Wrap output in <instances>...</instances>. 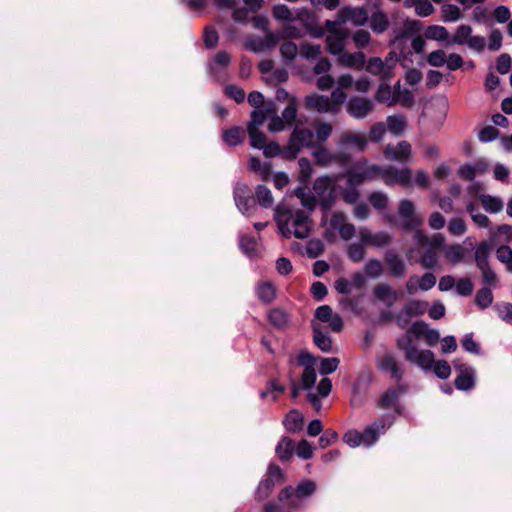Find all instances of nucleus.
Segmentation results:
<instances>
[{"label": "nucleus", "instance_id": "1", "mask_svg": "<svg viewBox=\"0 0 512 512\" xmlns=\"http://www.w3.org/2000/svg\"><path fill=\"white\" fill-rule=\"evenodd\" d=\"M275 220L283 237L294 236L298 239L307 238L312 229V220L308 212L289 210L278 205L275 209Z\"/></svg>", "mask_w": 512, "mask_h": 512}, {"label": "nucleus", "instance_id": "2", "mask_svg": "<svg viewBox=\"0 0 512 512\" xmlns=\"http://www.w3.org/2000/svg\"><path fill=\"white\" fill-rule=\"evenodd\" d=\"M314 131L297 123L290 135L287 146L282 150V155L286 159H295L305 148H314Z\"/></svg>", "mask_w": 512, "mask_h": 512}, {"label": "nucleus", "instance_id": "3", "mask_svg": "<svg viewBox=\"0 0 512 512\" xmlns=\"http://www.w3.org/2000/svg\"><path fill=\"white\" fill-rule=\"evenodd\" d=\"M346 100V94L335 89L330 96L312 94L305 98L306 108L319 113L337 114Z\"/></svg>", "mask_w": 512, "mask_h": 512}, {"label": "nucleus", "instance_id": "4", "mask_svg": "<svg viewBox=\"0 0 512 512\" xmlns=\"http://www.w3.org/2000/svg\"><path fill=\"white\" fill-rule=\"evenodd\" d=\"M382 172V166L369 163L362 159L357 161L347 172V183L350 186H360L367 181H373L379 178Z\"/></svg>", "mask_w": 512, "mask_h": 512}, {"label": "nucleus", "instance_id": "5", "mask_svg": "<svg viewBox=\"0 0 512 512\" xmlns=\"http://www.w3.org/2000/svg\"><path fill=\"white\" fill-rule=\"evenodd\" d=\"M398 347L405 352V358L423 370H430L434 364V354L430 350H419L413 344L409 336L398 340Z\"/></svg>", "mask_w": 512, "mask_h": 512}, {"label": "nucleus", "instance_id": "6", "mask_svg": "<svg viewBox=\"0 0 512 512\" xmlns=\"http://www.w3.org/2000/svg\"><path fill=\"white\" fill-rule=\"evenodd\" d=\"M315 490V482L304 480L296 488L287 486L282 489L278 495V500L291 508H297L300 506L302 498L311 496Z\"/></svg>", "mask_w": 512, "mask_h": 512}, {"label": "nucleus", "instance_id": "7", "mask_svg": "<svg viewBox=\"0 0 512 512\" xmlns=\"http://www.w3.org/2000/svg\"><path fill=\"white\" fill-rule=\"evenodd\" d=\"M335 183L336 179L329 176H321L313 184L312 196H315L317 203L319 202L325 212L330 210L335 202Z\"/></svg>", "mask_w": 512, "mask_h": 512}, {"label": "nucleus", "instance_id": "8", "mask_svg": "<svg viewBox=\"0 0 512 512\" xmlns=\"http://www.w3.org/2000/svg\"><path fill=\"white\" fill-rule=\"evenodd\" d=\"M337 21H326L328 34L326 36L327 50L333 55H338L345 49L346 40L349 37L347 29L339 27Z\"/></svg>", "mask_w": 512, "mask_h": 512}, {"label": "nucleus", "instance_id": "9", "mask_svg": "<svg viewBox=\"0 0 512 512\" xmlns=\"http://www.w3.org/2000/svg\"><path fill=\"white\" fill-rule=\"evenodd\" d=\"M234 201L238 210L246 216L253 215L256 204L252 192L246 183L239 182L234 187Z\"/></svg>", "mask_w": 512, "mask_h": 512}, {"label": "nucleus", "instance_id": "10", "mask_svg": "<svg viewBox=\"0 0 512 512\" xmlns=\"http://www.w3.org/2000/svg\"><path fill=\"white\" fill-rule=\"evenodd\" d=\"M428 304L425 301L411 300L395 314L398 325L402 328L406 327L412 317L423 315L427 310Z\"/></svg>", "mask_w": 512, "mask_h": 512}, {"label": "nucleus", "instance_id": "11", "mask_svg": "<svg viewBox=\"0 0 512 512\" xmlns=\"http://www.w3.org/2000/svg\"><path fill=\"white\" fill-rule=\"evenodd\" d=\"M315 163L321 167H328L332 164H345L349 156L342 152H332L326 147L319 145L312 150Z\"/></svg>", "mask_w": 512, "mask_h": 512}, {"label": "nucleus", "instance_id": "12", "mask_svg": "<svg viewBox=\"0 0 512 512\" xmlns=\"http://www.w3.org/2000/svg\"><path fill=\"white\" fill-rule=\"evenodd\" d=\"M398 214L405 229H416L423 224L422 216L416 213L415 206L410 200L404 199L400 202Z\"/></svg>", "mask_w": 512, "mask_h": 512}, {"label": "nucleus", "instance_id": "13", "mask_svg": "<svg viewBox=\"0 0 512 512\" xmlns=\"http://www.w3.org/2000/svg\"><path fill=\"white\" fill-rule=\"evenodd\" d=\"M396 65V58L390 53L385 60L380 57L370 58L366 70L373 75H380L384 80H388L392 76V70Z\"/></svg>", "mask_w": 512, "mask_h": 512}, {"label": "nucleus", "instance_id": "14", "mask_svg": "<svg viewBox=\"0 0 512 512\" xmlns=\"http://www.w3.org/2000/svg\"><path fill=\"white\" fill-rule=\"evenodd\" d=\"M379 178L388 185H394L396 183L402 186H409L411 184V170L408 168L396 169L392 166L382 167V172L379 173Z\"/></svg>", "mask_w": 512, "mask_h": 512}, {"label": "nucleus", "instance_id": "15", "mask_svg": "<svg viewBox=\"0 0 512 512\" xmlns=\"http://www.w3.org/2000/svg\"><path fill=\"white\" fill-rule=\"evenodd\" d=\"M374 108V102L371 99L353 96L347 103V112L355 119L367 117Z\"/></svg>", "mask_w": 512, "mask_h": 512}, {"label": "nucleus", "instance_id": "16", "mask_svg": "<svg viewBox=\"0 0 512 512\" xmlns=\"http://www.w3.org/2000/svg\"><path fill=\"white\" fill-rule=\"evenodd\" d=\"M377 367L380 371L387 373L390 377L399 381L403 377V369L392 353H385L377 359Z\"/></svg>", "mask_w": 512, "mask_h": 512}, {"label": "nucleus", "instance_id": "17", "mask_svg": "<svg viewBox=\"0 0 512 512\" xmlns=\"http://www.w3.org/2000/svg\"><path fill=\"white\" fill-rule=\"evenodd\" d=\"M359 237L361 242L365 245L374 246L376 248H382L389 245L392 241V235L388 232H371L366 227L359 229Z\"/></svg>", "mask_w": 512, "mask_h": 512}, {"label": "nucleus", "instance_id": "18", "mask_svg": "<svg viewBox=\"0 0 512 512\" xmlns=\"http://www.w3.org/2000/svg\"><path fill=\"white\" fill-rule=\"evenodd\" d=\"M368 19L369 15L366 9L360 7H345L339 12L336 21L339 24L350 21L355 26H364L368 22Z\"/></svg>", "mask_w": 512, "mask_h": 512}, {"label": "nucleus", "instance_id": "19", "mask_svg": "<svg viewBox=\"0 0 512 512\" xmlns=\"http://www.w3.org/2000/svg\"><path fill=\"white\" fill-rule=\"evenodd\" d=\"M384 156L388 160L405 162L412 153V147L409 142L401 141L397 145H387L384 149Z\"/></svg>", "mask_w": 512, "mask_h": 512}, {"label": "nucleus", "instance_id": "20", "mask_svg": "<svg viewBox=\"0 0 512 512\" xmlns=\"http://www.w3.org/2000/svg\"><path fill=\"white\" fill-rule=\"evenodd\" d=\"M381 0H375L374 7L375 12L369 17V26L373 32L377 34L384 33L390 25L387 14L380 8Z\"/></svg>", "mask_w": 512, "mask_h": 512}, {"label": "nucleus", "instance_id": "21", "mask_svg": "<svg viewBox=\"0 0 512 512\" xmlns=\"http://www.w3.org/2000/svg\"><path fill=\"white\" fill-rule=\"evenodd\" d=\"M239 0H215V4L218 8H227L233 10L232 18L235 22L238 23H247L249 20V15L253 13L250 10V7L244 6L237 8Z\"/></svg>", "mask_w": 512, "mask_h": 512}, {"label": "nucleus", "instance_id": "22", "mask_svg": "<svg viewBox=\"0 0 512 512\" xmlns=\"http://www.w3.org/2000/svg\"><path fill=\"white\" fill-rule=\"evenodd\" d=\"M454 367L459 371V375L455 379L456 388L462 391L471 389L474 386V369L464 364H458L456 361Z\"/></svg>", "mask_w": 512, "mask_h": 512}, {"label": "nucleus", "instance_id": "23", "mask_svg": "<svg viewBox=\"0 0 512 512\" xmlns=\"http://www.w3.org/2000/svg\"><path fill=\"white\" fill-rule=\"evenodd\" d=\"M385 263L395 278H402L407 272L404 260L394 251L389 250L385 253Z\"/></svg>", "mask_w": 512, "mask_h": 512}, {"label": "nucleus", "instance_id": "24", "mask_svg": "<svg viewBox=\"0 0 512 512\" xmlns=\"http://www.w3.org/2000/svg\"><path fill=\"white\" fill-rule=\"evenodd\" d=\"M231 62V56L226 51L218 52L209 63V72L210 74L216 78L221 79L224 70L229 66Z\"/></svg>", "mask_w": 512, "mask_h": 512}, {"label": "nucleus", "instance_id": "25", "mask_svg": "<svg viewBox=\"0 0 512 512\" xmlns=\"http://www.w3.org/2000/svg\"><path fill=\"white\" fill-rule=\"evenodd\" d=\"M373 295L387 307H392L399 298V293L385 283L376 285L373 288Z\"/></svg>", "mask_w": 512, "mask_h": 512}, {"label": "nucleus", "instance_id": "26", "mask_svg": "<svg viewBox=\"0 0 512 512\" xmlns=\"http://www.w3.org/2000/svg\"><path fill=\"white\" fill-rule=\"evenodd\" d=\"M350 146L363 151L367 146V139L360 133L343 132L339 139V147L345 149Z\"/></svg>", "mask_w": 512, "mask_h": 512}, {"label": "nucleus", "instance_id": "27", "mask_svg": "<svg viewBox=\"0 0 512 512\" xmlns=\"http://www.w3.org/2000/svg\"><path fill=\"white\" fill-rule=\"evenodd\" d=\"M366 57L363 52L347 53L341 52L338 54L337 63L345 68H355L361 70L364 67Z\"/></svg>", "mask_w": 512, "mask_h": 512}, {"label": "nucleus", "instance_id": "28", "mask_svg": "<svg viewBox=\"0 0 512 512\" xmlns=\"http://www.w3.org/2000/svg\"><path fill=\"white\" fill-rule=\"evenodd\" d=\"M443 254L450 264L456 265L464 261L467 255V249L458 243L447 244L443 246Z\"/></svg>", "mask_w": 512, "mask_h": 512}, {"label": "nucleus", "instance_id": "29", "mask_svg": "<svg viewBox=\"0 0 512 512\" xmlns=\"http://www.w3.org/2000/svg\"><path fill=\"white\" fill-rule=\"evenodd\" d=\"M385 423L383 420H379L374 422L371 426L367 427L363 433H361L362 442L365 446L373 445L377 440L380 434L385 432Z\"/></svg>", "mask_w": 512, "mask_h": 512}, {"label": "nucleus", "instance_id": "30", "mask_svg": "<svg viewBox=\"0 0 512 512\" xmlns=\"http://www.w3.org/2000/svg\"><path fill=\"white\" fill-rule=\"evenodd\" d=\"M267 318L269 323L279 330L286 329L290 324L289 314L278 307L270 309L268 311Z\"/></svg>", "mask_w": 512, "mask_h": 512}, {"label": "nucleus", "instance_id": "31", "mask_svg": "<svg viewBox=\"0 0 512 512\" xmlns=\"http://www.w3.org/2000/svg\"><path fill=\"white\" fill-rule=\"evenodd\" d=\"M386 127L387 130L396 136H399L404 133L407 128V118L404 115H390L386 118Z\"/></svg>", "mask_w": 512, "mask_h": 512}, {"label": "nucleus", "instance_id": "32", "mask_svg": "<svg viewBox=\"0 0 512 512\" xmlns=\"http://www.w3.org/2000/svg\"><path fill=\"white\" fill-rule=\"evenodd\" d=\"M375 99L379 102L386 103L388 106H393L397 103L395 89H392L387 83H381L375 94Z\"/></svg>", "mask_w": 512, "mask_h": 512}, {"label": "nucleus", "instance_id": "33", "mask_svg": "<svg viewBox=\"0 0 512 512\" xmlns=\"http://www.w3.org/2000/svg\"><path fill=\"white\" fill-rule=\"evenodd\" d=\"M256 295L263 303L269 304L276 297V288L272 282H260L256 287Z\"/></svg>", "mask_w": 512, "mask_h": 512}, {"label": "nucleus", "instance_id": "34", "mask_svg": "<svg viewBox=\"0 0 512 512\" xmlns=\"http://www.w3.org/2000/svg\"><path fill=\"white\" fill-rule=\"evenodd\" d=\"M239 246L242 252L250 258L257 257L260 254V246L253 237L247 235L241 236Z\"/></svg>", "mask_w": 512, "mask_h": 512}, {"label": "nucleus", "instance_id": "35", "mask_svg": "<svg viewBox=\"0 0 512 512\" xmlns=\"http://www.w3.org/2000/svg\"><path fill=\"white\" fill-rule=\"evenodd\" d=\"M405 392V388L403 386H399L397 388H391L386 391V393L380 399V407L389 409L396 406L399 395Z\"/></svg>", "mask_w": 512, "mask_h": 512}, {"label": "nucleus", "instance_id": "36", "mask_svg": "<svg viewBox=\"0 0 512 512\" xmlns=\"http://www.w3.org/2000/svg\"><path fill=\"white\" fill-rule=\"evenodd\" d=\"M284 426L289 432H297L302 429L303 416L300 412L293 410L290 411L285 417Z\"/></svg>", "mask_w": 512, "mask_h": 512}, {"label": "nucleus", "instance_id": "37", "mask_svg": "<svg viewBox=\"0 0 512 512\" xmlns=\"http://www.w3.org/2000/svg\"><path fill=\"white\" fill-rule=\"evenodd\" d=\"M314 343L323 352H329L332 348L331 338L323 333L317 324H313Z\"/></svg>", "mask_w": 512, "mask_h": 512}, {"label": "nucleus", "instance_id": "38", "mask_svg": "<svg viewBox=\"0 0 512 512\" xmlns=\"http://www.w3.org/2000/svg\"><path fill=\"white\" fill-rule=\"evenodd\" d=\"M245 139V131L240 127H232L223 132V140L229 146L240 144Z\"/></svg>", "mask_w": 512, "mask_h": 512}, {"label": "nucleus", "instance_id": "39", "mask_svg": "<svg viewBox=\"0 0 512 512\" xmlns=\"http://www.w3.org/2000/svg\"><path fill=\"white\" fill-rule=\"evenodd\" d=\"M321 53V46L318 44L304 42L299 47V55L309 61L319 58Z\"/></svg>", "mask_w": 512, "mask_h": 512}, {"label": "nucleus", "instance_id": "40", "mask_svg": "<svg viewBox=\"0 0 512 512\" xmlns=\"http://www.w3.org/2000/svg\"><path fill=\"white\" fill-rule=\"evenodd\" d=\"M295 195L301 200V204L303 207L308 209L309 211L314 210L317 205V200L315 196H312L308 188L305 186L298 187L295 189Z\"/></svg>", "mask_w": 512, "mask_h": 512}, {"label": "nucleus", "instance_id": "41", "mask_svg": "<svg viewBox=\"0 0 512 512\" xmlns=\"http://www.w3.org/2000/svg\"><path fill=\"white\" fill-rule=\"evenodd\" d=\"M472 27L466 24H462L457 27L454 35L451 38L452 44L466 45L472 36Z\"/></svg>", "mask_w": 512, "mask_h": 512}, {"label": "nucleus", "instance_id": "42", "mask_svg": "<svg viewBox=\"0 0 512 512\" xmlns=\"http://www.w3.org/2000/svg\"><path fill=\"white\" fill-rule=\"evenodd\" d=\"M256 199L259 205L263 208H270L273 206L274 199L270 189L264 185H258L255 190Z\"/></svg>", "mask_w": 512, "mask_h": 512}, {"label": "nucleus", "instance_id": "43", "mask_svg": "<svg viewBox=\"0 0 512 512\" xmlns=\"http://www.w3.org/2000/svg\"><path fill=\"white\" fill-rule=\"evenodd\" d=\"M480 200L485 211L489 213H498L503 209V201L499 197L482 195Z\"/></svg>", "mask_w": 512, "mask_h": 512}, {"label": "nucleus", "instance_id": "44", "mask_svg": "<svg viewBox=\"0 0 512 512\" xmlns=\"http://www.w3.org/2000/svg\"><path fill=\"white\" fill-rule=\"evenodd\" d=\"M294 443L289 438H282L276 446V454L281 460H289L293 454Z\"/></svg>", "mask_w": 512, "mask_h": 512}, {"label": "nucleus", "instance_id": "45", "mask_svg": "<svg viewBox=\"0 0 512 512\" xmlns=\"http://www.w3.org/2000/svg\"><path fill=\"white\" fill-rule=\"evenodd\" d=\"M490 250V245L488 242H481L476 250H475V261L478 268H485V266L489 265L488 263V254Z\"/></svg>", "mask_w": 512, "mask_h": 512}, {"label": "nucleus", "instance_id": "46", "mask_svg": "<svg viewBox=\"0 0 512 512\" xmlns=\"http://www.w3.org/2000/svg\"><path fill=\"white\" fill-rule=\"evenodd\" d=\"M441 12L442 20L444 22H456L462 18V13L459 7L454 4H444Z\"/></svg>", "mask_w": 512, "mask_h": 512}, {"label": "nucleus", "instance_id": "47", "mask_svg": "<svg viewBox=\"0 0 512 512\" xmlns=\"http://www.w3.org/2000/svg\"><path fill=\"white\" fill-rule=\"evenodd\" d=\"M297 117V101L295 97H292L289 100L288 105L285 107V109L282 111L281 118L284 120V122L287 124L288 127H291Z\"/></svg>", "mask_w": 512, "mask_h": 512}, {"label": "nucleus", "instance_id": "48", "mask_svg": "<svg viewBox=\"0 0 512 512\" xmlns=\"http://www.w3.org/2000/svg\"><path fill=\"white\" fill-rule=\"evenodd\" d=\"M274 481L272 479H263L255 492V499L259 502L267 499L273 491Z\"/></svg>", "mask_w": 512, "mask_h": 512}, {"label": "nucleus", "instance_id": "49", "mask_svg": "<svg viewBox=\"0 0 512 512\" xmlns=\"http://www.w3.org/2000/svg\"><path fill=\"white\" fill-rule=\"evenodd\" d=\"M447 230L451 235L460 237L466 233L467 226L462 218L453 217L448 222Z\"/></svg>", "mask_w": 512, "mask_h": 512}, {"label": "nucleus", "instance_id": "50", "mask_svg": "<svg viewBox=\"0 0 512 512\" xmlns=\"http://www.w3.org/2000/svg\"><path fill=\"white\" fill-rule=\"evenodd\" d=\"M299 164V181L307 185L312 174L313 168L311 162L307 158H300L298 161Z\"/></svg>", "mask_w": 512, "mask_h": 512}, {"label": "nucleus", "instance_id": "51", "mask_svg": "<svg viewBox=\"0 0 512 512\" xmlns=\"http://www.w3.org/2000/svg\"><path fill=\"white\" fill-rule=\"evenodd\" d=\"M425 36L431 40L445 41L448 38V31L444 26L431 25L426 29Z\"/></svg>", "mask_w": 512, "mask_h": 512}, {"label": "nucleus", "instance_id": "52", "mask_svg": "<svg viewBox=\"0 0 512 512\" xmlns=\"http://www.w3.org/2000/svg\"><path fill=\"white\" fill-rule=\"evenodd\" d=\"M273 17L278 21L290 22L294 20V16L287 5L278 4L272 9Z\"/></svg>", "mask_w": 512, "mask_h": 512}, {"label": "nucleus", "instance_id": "53", "mask_svg": "<svg viewBox=\"0 0 512 512\" xmlns=\"http://www.w3.org/2000/svg\"><path fill=\"white\" fill-rule=\"evenodd\" d=\"M280 53L285 61L291 62L299 54V48L295 43L286 41L280 46Z\"/></svg>", "mask_w": 512, "mask_h": 512}, {"label": "nucleus", "instance_id": "54", "mask_svg": "<svg viewBox=\"0 0 512 512\" xmlns=\"http://www.w3.org/2000/svg\"><path fill=\"white\" fill-rule=\"evenodd\" d=\"M366 255L365 244L361 243H353L348 247V257L356 263L361 262Z\"/></svg>", "mask_w": 512, "mask_h": 512}, {"label": "nucleus", "instance_id": "55", "mask_svg": "<svg viewBox=\"0 0 512 512\" xmlns=\"http://www.w3.org/2000/svg\"><path fill=\"white\" fill-rule=\"evenodd\" d=\"M475 302L482 309L489 307L493 302L492 291L486 287L480 289L476 294Z\"/></svg>", "mask_w": 512, "mask_h": 512}, {"label": "nucleus", "instance_id": "56", "mask_svg": "<svg viewBox=\"0 0 512 512\" xmlns=\"http://www.w3.org/2000/svg\"><path fill=\"white\" fill-rule=\"evenodd\" d=\"M247 132L250 139V145L253 148L261 149L267 143V138L260 129H248Z\"/></svg>", "mask_w": 512, "mask_h": 512}, {"label": "nucleus", "instance_id": "57", "mask_svg": "<svg viewBox=\"0 0 512 512\" xmlns=\"http://www.w3.org/2000/svg\"><path fill=\"white\" fill-rule=\"evenodd\" d=\"M333 127L330 123L322 122L317 123L315 127V138L318 142H325L332 134Z\"/></svg>", "mask_w": 512, "mask_h": 512}, {"label": "nucleus", "instance_id": "58", "mask_svg": "<svg viewBox=\"0 0 512 512\" xmlns=\"http://www.w3.org/2000/svg\"><path fill=\"white\" fill-rule=\"evenodd\" d=\"M421 266L425 269H432L438 266V256L435 250L429 248L419 260Z\"/></svg>", "mask_w": 512, "mask_h": 512}, {"label": "nucleus", "instance_id": "59", "mask_svg": "<svg viewBox=\"0 0 512 512\" xmlns=\"http://www.w3.org/2000/svg\"><path fill=\"white\" fill-rule=\"evenodd\" d=\"M250 168L259 173L263 180H267L270 175L271 166L269 163H262L260 159L253 157L250 160Z\"/></svg>", "mask_w": 512, "mask_h": 512}, {"label": "nucleus", "instance_id": "60", "mask_svg": "<svg viewBox=\"0 0 512 512\" xmlns=\"http://www.w3.org/2000/svg\"><path fill=\"white\" fill-rule=\"evenodd\" d=\"M496 255L498 260L506 265L507 270L512 272V249L506 245L500 246Z\"/></svg>", "mask_w": 512, "mask_h": 512}, {"label": "nucleus", "instance_id": "61", "mask_svg": "<svg viewBox=\"0 0 512 512\" xmlns=\"http://www.w3.org/2000/svg\"><path fill=\"white\" fill-rule=\"evenodd\" d=\"M365 273L371 278H378L383 273V266L380 260L370 259L365 265Z\"/></svg>", "mask_w": 512, "mask_h": 512}, {"label": "nucleus", "instance_id": "62", "mask_svg": "<svg viewBox=\"0 0 512 512\" xmlns=\"http://www.w3.org/2000/svg\"><path fill=\"white\" fill-rule=\"evenodd\" d=\"M446 61H447V55H446L445 51H443L441 49L432 51L427 56V62L432 67H442L443 65L446 64Z\"/></svg>", "mask_w": 512, "mask_h": 512}, {"label": "nucleus", "instance_id": "63", "mask_svg": "<svg viewBox=\"0 0 512 512\" xmlns=\"http://www.w3.org/2000/svg\"><path fill=\"white\" fill-rule=\"evenodd\" d=\"M435 375L440 379H447L451 374V367L447 361H435L432 366Z\"/></svg>", "mask_w": 512, "mask_h": 512}, {"label": "nucleus", "instance_id": "64", "mask_svg": "<svg viewBox=\"0 0 512 512\" xmlns=\"http://www.w3.org/2000/svg\"><path fill=\"white\" fill-rule=\"evenodd\" d=\"M498 316L508 324L512 325V304L503 303L496 307Z\"/></svg>", "mask_w": 512, "mask_h": 512}]
</instances>
